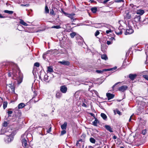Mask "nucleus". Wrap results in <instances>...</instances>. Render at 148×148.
I'll list each match as a JSON object with an SVG mask.
<instances>
[{
    "label": "nucleus",
    "instance_id": "1",
    "mask_svg": "<svg viewBox=\"0 0 148 148\" xmlns=\"http://www.w3.org/2000/svg\"><path fill=\"white\" fill-rule=\"evenodd\" d=\"M9 77H10L12 75V78L17 81L18 84H20L22 81V75L19 68L16 65L13 68L12 70L10 71L8 74Z\"/></svg>",
    "mask_w": 148,
    "mask_h": 148
},
{
    "label": "nucleus",
    "instance_id": "2",
    "mask_svg": "<svg viewBox=\"0 0 148 148\" xmlns=\"http://www.w3.org/2000/svg\"><path fill=\"white\" fill-rule=\"evenodd\" d=\"M13 135L11 133L8 136H5V141L6 143H9L13 140Z\"/></svg>",
    "mask_w": 148,
    "mask_h": 148
},
{
    "label": "nucleus",
    "instance_id": "3",
    "mask_svg": "<svg viewBox=\"0 0 148 148\" xmlns=\"http://www.w3.org/2000/svg\"><path fill=\"white\" fill-rule=\"evenodd\" d=\"M134 32L133 30L131 27H128V28H127L125 32V34L126 35L130 34H132Z\"/></svg>",
    "mask_w": 148,
    "mask_h": 148
},
{
    "label": "nucleus",
    "instance_id": "4",
    "mask_svg": "<svg viewBox=\"0 0 148 148\" xmlns=\"http://www.w3.org/2000/svg\"><path fill=\"white\" fill-rule=\"evenodd\" d=\"M60 90L61 92L62 93H66L67 90V87L65 86H60Z\"/></svg>",
    "mask_w": 148,
    "mask_h": 148
},
{
    "label": "nucleus",
    "instance_id": "5",
    "mask_svg": "<svg viewBox=\"0 0 148 148\" xmlns=\"http://www.w3.org/2000/svg\"><path fill=\"white\" fill-rule=\"evenodd\" d=\"M27 139L28 140L27 138L26 139L24 138L22 139V145L25 148H27L28 146Z\"/></svg>",
    "mask_w": 148,
    "mask_h": 148
},
{
    "label": "nucleus",
    "instance_id": "6",
    "mask_svg": "<svg viewBox=\"0 0 148 148\" xmlns=\"http://www.w3.org/2000/svg\"><path fill=\"white\" fill-rule=\"evenodd\" d=\"M75 15L74 13H71V14H68L67 16L72 21V22L74 21L77 20L76 18H75L74 16Z\"/></svg>",
    "mask_w": 148,
    "mask_h": 148
},
{
    "label": "nucleus",
    "instance_id": "7",
    "mask_svg": "<svg viewBox=\"0 0 148 148\" xmlns=\"http://www.w3.org/2000/svg\"><path fill=\"white\" fill-rule=\"evenodd\" d=\"M58 63L66 66H69L70 65V62L68 61L64 60L62 61H59Z\"/></svg>",
    "mask_w": 148,
    "mask_h": 148
},
{
    "label": "nucleus",
    "instance_id": "8",
    "mask_svg": "<svg viewBox=\"0 0 148 148\" xmlns=\"http://www.w3.org/2000/svg\"><path fill=\"white\" fill-rule=\"evenodd\" d=\"M134 19V21L136 22H142L140 20L141 17L140 15H136Z\"/></svg>",
    "mask_w": 148,
    "mask_h": 148
},
{
    "label": "nucleus",
    "instance_id": "9",
    "mask_svg": "<svg viewBox=\"0 0 148 148\" xmlns=\"http://www.w3.org/2000/svg\"><path fill=\"white\" fill-rule=\"evenodd\" d=\"M127 88V86L126 85H123L119 88L118 90L119 91L123 92Z\"/></svg>",
    "mask_w": 148,
    "mask_h": 148
},
{
    "label": "nucleus",
    "instance_id": "10",
    "mask_svg": "<svg viewBox=\"0 0 148 148\" xmlns=\"http://www.w3.org/2000/svg\"><path fill=\"white\" fill-rule=\"evenodd\" d=\"M106 96L108 98V99L110 100L113 98L114 96V95L110 93H107Z\"/></svg>",
    "mask_w": 148,
    "mask_h": 148
},
{
    "label": "nucleus",
    "instance_id": "11",
    "mask_svg": "<svg viewBox=\"0 0 148 148\" xmlns=\"http://www.w3.org/2000/svg\"><path fill=\"white\" fill-rule=\"evenodd\" d=\"M62 94L59 91H57L56 92V97L57 98L60 99L62 96Z\"/></svg>",
    "mask_w": 148,
    "mask_h": 148
},
{
    "label": "nucleus",
    "instance_id": "12",
    "mask_svg": "<svg viewBox=\"0 0 148 148\" xmlns=\"http://www.w3.org/2000/svg\"><path fill=\"white\" fill-rule=\"evenodd\" d=\"M136 76L137 75L136 74H131L129 75V77L131 80H133L135 79Z\"/></svg>",
    "mask_w": 148,
    "mask_h": 148
},
{
    "label": "nucleus",
    "instance_id": "13",
    "mask_svg": "<svg viewBox=\"0 0 148 148\" xmlns=\"http://www.w3.org/2000/svg\"><path fill=\"white\" fill-rule=\"evenodd\" d=\"M25 106V103H21L19 104L18 106V109H22Z\"/></svg>",
    "mask_w": 148,
    "mask_h": 148
},
{
    "label": "nucleus",
    "instance_id": "14",
    "mask_svg": "<svg viewBox=\"0 0 148 148\" xmlns=\"http://www.w3.org/2000/svg\"><path fill=\"white\" fill-rule=\"evenodd\" d=\"M9 87L10 88L12 91L14 92L15 90V86L13 84H10L9 86Z\"/></svg>",
    "mask_w": 148,
    "mask_h": 148
},
{
    "label": "nucleus",
    "instance_id": "15",
    "mask_svg": "<svg viewBox=\"0 0 148 148\" xmlns=\"http://www.w3.org/2000/svg\"><path fill=\"white\" fill-rule=\"evenodd\" d=\"M67 125V123L66 122H64V123L61 126V128L62 130H66V129Z\"/></svg>",
    "mask_w": 148,
    "mask_h": 148
},
{
    "label": "nucleus",
    "instance_id": "16",
    "mask_svg": "<svg viewBox=\"0 0 148 148\" xmlns=\"http://www.w3.org/2000/svg\"><path fill=\"white\" fill-rule=\"evenodd\" d=\"M105 127L106 129L108 130V131H109L110 132H112L113 131L112 130V128L111 127L108 125H106L105 126Z\"/></svg>",
    "mask_w": 148,
    "mask_h": 148
},
{
    "label": "nucleus",
    "instance_id": "17",
    "mask_svg": "<svg viewBox=\"0 0 148 148\" xmlns=\"http://www.w3.org/2000/svg\"><path fill=\"white\" fill-rule=\"evenodd\" d=\"M47 71L49 73H52L53 72V71L52 67L49 66L47 67Z\"/></svg>",
    "mask_w": 148,
    "mask_h": 148
},
{
    "label": "nucleus",
    "instance_id": "18",
    "mask_svg": "<svg viewBox=\"0 0 148 148\" xmlns=\"http://www.w3.org/2000/svg\"><path fill=\"white\" fill-rule=\"evenodd\" d=\"M99 121L97 119V118H95V120L92 122V124L95 126H97V123H99Z\"/></svg>",
    "mask_w": 148,
    "mask_h": 148
},
{
    "label": "nucleus",
    "instance_id": "19",
    "mask_svg": "<svg viewBox=\"0 0 148 148\" xmlns=\"http://www.w3.org/2000/svg\"><path fill=\"white\" fill-rule=\"evenodd\" d=\"M144 13V11L143 10H140L137 11L136 13L137 14L142 15Z\"/></svg>",
    "mask_w": 148,
    "mask_h": 148
},
{
    "label": "nucleus",
    "instance_id": "20",
    "mask_svg": "<svg viewBox=\"0 0 148 148\" xmlns=\"http://www.w3.org/2000/svg\"><path fill=\"white\" fill-rule=\"evenodd\" d=\"M20 24H21V25H22L25 26H27L28 25L26 23H25L24 21L22 19L20 20Z\"/></svg>",
    "mask_w": 148,
    "mask_h": 148
},
{
    "label": "nucleus",
    "instance_id": "21",
    "mask_svg": "<svg viewBox=\"0 0 148 148\" xmlns=\"http://www.w3.org/2000/svg\"><path fill=\"white\" fill-rule=\"evenodd\" d=\"M101 116L104 120H106L107 119V116L105 114L103 113H101Z\"/></svg>",
    "mask_w": 148,
    "mask_h": 148
},
{
    "label": "nucleus",
    "instance_id": "22",
    "mask_svg": "<svg viewBox=\"0 0 148 148\" xmlns=\"http://www.w3.org/2000/svg\"><path fill=\"white\" fill-rule=\"evenodd\" d=\"M101 58L103 60H108V58L106 54H103L101 55Z\"/></svg>",
    "mask_w": 148,
    "mask_h": 148
},
{
    "label": "nucleus",
    "instance_id": "23",
    "mask_svg": "<svg viewBox=\"0 0 148 148\" xmlns=\"http://www.w3.org/2000/svg\"><path fill=\"white\" fill-rule=\"evenodd\" d=\"M91 11L94 13H95L97 11V8L96 7H94L91 8Z\"/></svg>",
    "mask_w": 148,
    "mask_h": 148
},
{
    "label": "nucleus",
    "instance_id": "24",
    "mask_svg": "<svg viewBox=\"0 0 148 148\" xmlns=\"http://www.w3.org/2000/svg\"><path fill=\"white\" fill-rule=\"evenodd\" d=\"M4 12L5 13H8L9 14H12L13 13V11L8 10H5Z\"/></svg>",
    "mask_w": 148,
    "mask_h": 148
},
{
    "label": "nucleus",
    "instance_id": "25",
    "mask_svg": "<svg viewBox=\"0 0 148 148\" xmlns=\"http://www.w3.org/2000/svg\"><path fill=\"white\" fill-rule=\"evenodd\" d=\"M90 142L92 143H95L96 142L95 140L93 138L91 137L90 139Z\"/></svg>",
    "mask_w": 148,
    "mask_h": 148
},
{
    "label": "nucleus",
    "instance_id": "26",
    "mask_svg": "<svg viewBox=\"0 0 148 148\" xmlns=\"http://www.w3.org/2000/svg\"><path fill=\"white\" fill-rule=\"evenodd\" d=\"M76 34L75 32H73L70 34V35L72 38H73L76 35Z\"/></svg>",
    "mask_w": 148,
    "mask_h": 148
},
{
    "label": "nucleus",
    "instance_id": "27",
    "mask_svg": "<svg viewBox=\"0 0 148 148\" xmlns=\"http://www.w3.org/2000/svg\"><path fill=\"white\" fill-rule=\"evenodd\" d=\"M49 10L47 5L45 7V12L46 13H49Z\"/></svg>",
    "mask_w": 148,
    "mask_h": 148
},
{
    "label": "nucleus",
    "instance_id": "28",
    "mask_svg": "<svg viewBox=\"0 0 148 148\" xmlns=\"http://www.w3.org/2000/svg\"><path fill=\"white\" fill-rule=\"evenodd\" d=\"M7 102H4L3 103V108L4 109L7 107Z\"/></svg>",
    "mask_w": 148,
    "mask_h": 148
},
{
    "label": "nucleus",
    "instance_id": "29",
    "mask_svg": "<svg viewBox=\"0 0 148 148\" xmlns=\"http://www.w3.org/2000/svg\"><path fill=\"white\" fill-rule=\"evenodd\" d=\"M60 27L59 25H56V26H53L51 27V28H56V29H59L60 28Z\"/></svg>",
    "mask_w": 148,
    "mask_h": 148
},
{
    "label": "nucleus",
    "instance_id": "30",
    "mask_svg": "<svg viewBox=\"0 0 148 148\" xmlns=\"http://www.w3.org/2000/svg\"><path fill=\"white\" fill-rule=\"evenodd\" d=\"M101 24H102L101 23H97V24H96L95 25L97 27H101L102 26Z\"/></svg>",
    "mask_w": 148,
    "mask_h": 148
},
{
    "label": "nucleus",
    "instance_id": "31",
    "mask_svg": "<svg viewBox=\"0 0 148 148\" xmlns=\"http://www.w3.org/2000/svg\"><path fill=\"white\" fill-rule=\"evenodd\" d=\"M8 123L6 121H4L3 124V126L5 127H6L8 126Z\"/></svg>",
    "mask_w": 148,
    "mask_h": 148
},
{
    "label": "nucleus",
    "instance_id": "32",
    "mask_svg": "<svg viewBox=\"0 0 148 148\" xmlns=\"http://www.w3.org/2000/svg\"><path fill=\"white\" fill-rule=\"evenodd\" d=\"M48 76L47 75H45L44 76V80L45 81H46L48 79Z\"/></svg>",
    "mask_w": 148,
    "mask_h": 148
},
{
    "label": "nucleus",
    "instance_id": "33",
    "mask_svg": "<svg viewBox=\"0 0 148 148\" xmlns=\"http://www.w3.org/2000/svg\"><path fill=\"white\" fill-rule=\"evenodd\" d=\"M13 113V112L12 111H8V116H10L11 115H10L12 114Z\"/></svg>",
    "mask_w": 148,
    "mask_h": 148
},
{
    "label": "nucleus",
    "instance_id": "34",
    "mask_svg": "<svg viewBox=\"0 0 148 148\" xmlns=\"http://www.w3.org/2000/svg\"><path fill=\"white\" fill-rule=\"evenodd\" d=\"M115 2L117 3H120L121 2H124L123 0H115Z\"/></svg>",
    "mask_w": 148,
    "mask_h": 148
},
{
    "label": "nucleus",
    "instance_id": "35",
    "mask_svg": "<svg viewBox=\"0 0 148 148\" xmlns=\"http://www.w3.org/2000/svg\"><path fill=\"white\" fill-rule=\"evenodd\" d=\"M61 11H62V12L64 14V15H65L66 16H67V15L69 13H67L66 12H65L63 10V9H61Z\"/></svg>",
    "mask_w": 148,
    "mask_h": 148
},
{
    "label": "nucleus",
    "instance_id": "36",
    "mask_svg": "<svg viewBox=\"0 0 148 148\" xmlns=\"http://www.w3.org/2000/svg\"><path fill=\"white\" fill-rule=\"evenodd\" d=\"M34 66L36 67H39L40 66V64L38 62H36L34 63Z\"/></svg>",
    "mask_w": 148,
    "mask_h": 148
},
{
    "label": "nucleus",
    "instance_id": "37",
    "mask_svg": "<svg viewBox=\"0 0 148 148\" xmlns=\"http://www.w3.org/2000/svg\"><path fill=\"white\" fill-rule=\"evenodd\" d=\"M50 13L51 15H55V14H54V11L53 10H52L50 11Z\"/></svg>",
    "mask_w": 148,
    "mask_h": 148
},
{
    "label": "nucleus",
    "instance_id": "38",
    "mask_svg": "<svg viewBox=\"0 0 148 148\" xmlns=\"http://www.w3.org/2000/svg\"><path fill=\"white\" fill-rule=\"evenodd\" d=\"M96 72L97 73H101L103 72V70L102 71L97 70L96 71Z\"/></svg>",
    "mask_w": 148,
    "mask_h": 148
},
{
    "label": "nucleus",
    "instance_id": "39",
    "mask_svg": "<svg viewBox=\"0 0 148 148\" xmlns=\"http://www.w3.org/2000/svg\"><path fill=\"white\" fill-rule=\"evenodd\" d=\"M143 77L145 78L148 81V76L146 75H143Z\"/></svg>",
    "mask_w": 148,
    "mask_h": 148
},
{
    "label": "nucleus",
    "instance_id": "40",
    "mask_svg": "<svg viewBox=\"0 0 148 148\" xmlns=\"http://www.w3.org/2000/svg\"><path fill=\"white\" fill-rule=\"evenodd\" d=\"M99 34V32L98 31H97L95 33V36H97Z\"/></svg>",
    "mask_w": 148,
    "mask_h": 148
},
{
    "label": "nucleus",
    "instance_id": "41",
    "mask_svg": "<svg viewBox=\"0 0 148 148\" xmlns=\"http://www.w3.org/2000/svg\"><path fill=\"white\" fill-rule=\"evenodd\" d=\"M112 69H106L103 70V71H110Z\"/></svg>",
    "mask_w": 148,
    "mask_h": 148
},
{
    "label": "nucleus",
    "instance_id": "42",
    "mask_svg": "<svg viewBox=\"0 0 148 148\" xmlns=\"http://www.w3.org/2000/svg\"><path fill=\"white\" fill-rule=\"evenodd\" d=\"M146 132H147V131L146 130H143L142 131V133L143 135H145V134L146 133Z\"/></svg>",
    "mask_w": 148,
    "mask_h": 148
},
{
    "label": "nucleus",
    "instance_id": "43",
    "mask_svg": "<svg viewBox=\"0 0 148 148\" xmlns=\"http://www.w3.org/2000/svg\"><path fill=\"white\" fill-rule=\"evenodd\" d=\"M66 132L65 130H62L61 132V134L62 135H63V134H66Z\"/></svg>",
    "mask_w": 148,
    "mask_h": 148
},
{
    "label": "nucleus",
    "instance_id": "44",
    "mask_svg": "<svg viewBox=\"0 0 148 148\" xmlns=\"http://www.w3.org/2000/svg\"><path fill=\"white\" fill-rule=\"evenodd\" d=\"M116 33L117 34L120 35H121L122 34V32L121 31H120L119 32H117V31L116 32Z\"/></svg>",
    "mask_w": 148,
    "mask_h": 148
},
{
    "label": "nucleus",
    "instance_id": "45",
    "mask_svg": "<svg viewBox=\"0 0 148 148\" xmlns=\"http://www.w3.org/2000/svg\"><path fill=\"white\" fill-rule=\"evenodd\" d=\"M112 42H111L110 41H107V42H106V43L107 44V45H110L112 43Z\"/></svg>",
    "mask_w": 148,
    "mask_h": 148
},
{
    "label": "nucleus",
    "instance_id": "46",
    "mask_svg": "<svg viewBox=\"0 0 148 148\" xmlns=\"http://www.w3.org/2000/svg\"><path fill=\"white\" fill-rule=\"evenodd\" d=\"M116 112L118 114H119V115L121 114V112L119 110H116Z\"/></svg>",
    "mask_w": 148,
    "mask_h": 148
},
{
    "label": "nucleus",
    "instance_id": "47",
    "mask_svg": "<svg viewBox=\"0 0 148 148\" xmlns=\"http://www.w3.org/2000/svg\"><path fill=\"white\" fill-rule=\"evenodd\" d=\"M112 32V31L111 29H109L108 30H107L106 32V33L107 34H109L110 32Z\"/></svg>",
    "mask_w": 148,
    "mask_h": 148
},
{
    "label": "nucleus",
    "instance_id": "48",
    "mask_svg": "<svg viewBox=\"0 0 148 148\" xmlns=\"http://www.w3.org/2000/svg\"><path fill=\"white\" fill-rule=\"evenodd\" d=\"M119 83H120V82H119L116 83L112 87V88L114 90V88L115 86H116V85H117V84H119Z\"/></svg>",
    "mask_w": 148,
    "mask_h": 148
},
{
    "label": "nucleus",
    "instance_id": "49",
    "mask_svg": "<svg viewBox=\"0 0 148 148\" xmlns=\"http://www.w3.org/2000/svg\"><path fill=\"white\" fill-rule=\"evenodd\" d=\"M21 6L28 7L29 6V4H26V5L22 4V5H21Z\"/></svg>",
    "mask_w": 148,
    "mask_h": 148
},
{
    "label": "nucleus",
    "instance_id": "50",
    "mask_svg": "<svg viewBox=\"0 0 148 148\" xmlns=\"http://www.w3.org/2000/svg\"><path fill=\"white\" fill-rule=\"evenodd\" d=\"M82 106H83L84 107H87V106L84 103H83L82 104Z\"/></svg>",
    "mask_w": 148,
    "mask_h": 148
},
{
    "label": "nucleus",
    "instance_id": "51",
    "mask_svg": "<svg viewBox=\"0 0 148 148\" xmlns=\"http://www.w3.org/2000/svg\"><path fill=\"white\" fill-rule=\"evenodd\" d=\"M51 131V127H50L48 130L47 131V132L48 133H49Z\"/></svg>",
    "mask_w": 148,
    "mask_h": 148
},
{
    "label": "nucleus",
    "instance_id": "52",
    "mask_svg": "<svg viewBox=\"0 0 148 148\" xmlns=\"http://www.w3.org/2000/svg\"><path fill=\"white\" fill-rule=\"evenodd\" d=\"M90 114L91 115V116H93V117H94L95 118H96L95 117V115L94 114H93V113H90Z\"/></svg>",
    "mask_w": 148,
    "mask_h": 148
},
{
    "label": "nucleus",
    "instance_id": "53",
    "mask_svg": "<svg viewBox=\"0 0 148 148\" xmlns=\"http://www.w3.org/2000/svg\"><path fill=\"white\" fill-rule=\"evenodd\" d=\"M113 139H116L117 138V137L116 136H113Z\"/></svg>",
    "mask_w": 148,
    "mask_h": 148
},
{
    "label": "nucleus",
    "instance_id": "54",
    "mask_svg": "<svg viewBox=\"0 0 148 148\" xmlns=\"http://www.w3.org/2000/svg\"><path fill=\"white\" fill-rule=\"evenodd\" d=\"M110 39L111 40H115V38H114L112 37Z\"/></svg>",
    "mask_w": 148,
    "mask_h": 148
},
{
    "label": "nucleus",
    "instance_id": "55",
    "mask_svg": "<svg viewBox=\"0 0 148 148\" xmlns=\"http://www.w3.org/2000/svg\"><path fill=\"white\" fill-rule=\"evenodd\" d=\"M132 115L130 117V118L129 120V122H130L131 121V118H132Z\"/></svg>",
    "mask_w": 148,
    "mask_h": 148
},
{
    "label": "nucleus",
    "instance_id": "56",
    "mask_svg": "<svg viewBox=\"0 0 148 148\" xmlns=\"http://www.w3.org/2000/svg\"><path fill=\"white\" fill-rule=\"evenodd\" d=\"M3 17L2 16V15L0 14V18H3Z\"/></svg>",
    "mask_w": 148,
    "mask_h": 148
},
{
    "label": "nucleus",
    "instance_id": "57",
    "mask_svg": "<svg viewBox=\"0 0 148 148\" xmlns=\"http://www.w3.org/2000/svg\"><path fill=\"white\" fill-rule=\"evenodd\" d=\"M119 148H124V147H123L122 146Z\"/></svg>",
    "mask_w": 148,
    "mask_h": 148
},
{
    "label": "nucleus",
    "instance_id": "58",
    "mask_svg": "<svg viewBox=\"0 0 148 148\" xmlns=\"http://www.w3.org/2000/svg\"><path fill=\"white\" fill-rule=\"evenodd\" d=\"M78 142H77V143H76V145L77 146V145H78Z\"/></svg>",
    "mask_w": 148,
    "mask_h": 148
},
{
    "label": "nucleus",
    "instance_id": "59",
    "mask_svg": "<svg viewBox=\"0 0 148 148\" xmlns=\"http://www.w3.org/2000/svg\"><path fill=\"white\" fill-rule=\"evenodd\" d=\"M34 101H38V100L36 101V100H35V99H34Z\"/></svg>",
    "mask_w": 148,
    "mask_h": 148
},
{
    "label": "nucleus",
    "instance_id": "60",
    "mask_svg": "<svg viewBox=\"0 0 148 148\" xmlns=\"http://www.w3.org/2000/svg\"><path fill=\"white\" fill-rule=\"evenodd\" d=\"M91 2H95V1L94 0H92L91 1Z\"/></svg>",
    "mask_w": 148,
    "mask_h": 148
},
{
    "label": "nucleus",
    "instance_id": "61",
    "mask_svg": "<svg viewBox=\"0 0 148 148\" xmlns=\"http://www.w3.org/2000/svg\"><path fill=\"white\" fill-rule=\"evenodd\" d=\"M72 25H74V24H75L74 23H72Z\"/></svg>",
    "mask_w": 148,
    "mask_h": 148
},
{
    "label": "nucleus",
    "instance_id": "62",
    "mask_svg": "<svg viewBox=\"0 0 148 148\" xmlns=\"http://www.w3.org/2000/svg\"><path fill=\"white\" fill-rule=\"evenodd\" d=\"M81 38V39H82V38L81 37H80Z\"/></svg>",
    "mask_w": 148,
    "mask_h": 148
},
{
    "label": "nucleus",
    "instance_id": "63",
    "mask_svg": "<svg viewBox=\"0 0 148 148\" xmlns=\"http://www.w3.org/2000/svg\"><path fill=\"white\" fill-rule=\"evenodd\" d=\"M134 7H136V6H134Z\"/></svg>",
    "mask_w": 148,
    "mask_h": 148
},
{
    "label": "nucleus",
    "instance_id": "64",
    "mask_svg": "<svg viewBox=\"0 0 148 148\" xmlns=\"http://www.w3.org/2000/svg\"><path fill=\"white\" fill-rule=\"evenodd\" d=\"M32 99H34V97H33Z\"/></svg>",
    "mask_w": 148,
    "mask_h": 148
}]
</instances>
